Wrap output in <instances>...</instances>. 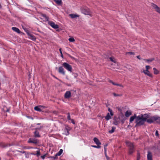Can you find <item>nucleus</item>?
Returning a JSON list of instances; mask_svg holds the SVG:
<instances>
[{"label": "nucleus", "mask_w": 160, "mask_h": 160, "mask_svg": "<svg viewBox=\"0 0 160 160\" xmlns=\"http://www.w3.org/2000/svg\"><path fill=\"white\" fill-rule=\"evenodd\" d=\"M147 118L146 117L143 118L142 114L137 116L136 114H134L133 116L130 118L129 122H132L135 119H136L135 123L136 124L135 127H140L144 124L145 121L146 120Z\"/></svg>", "instance_id": "f257e3e1"}, {"label": "nucleus", "mask_w": 160, "mask_h": 160, "mask_svg": "<svg viewBox=\"0 0 160 160\" xmlns=\"http://www.w3.org/2000/svg\"><path fill=\"white\" fill-rule=\"evenodd\" d=\"M143 117L145 118L146 117H147L146 120L145 121V122H147L149 123H151L154 122H156V123H157V118L158 116H154L151 117L150 118L148 119V118H149V115L147 114H143Z\"/></svg>", "instance_id": "f03ea898"}, {"label": "nucleus", "mask_w": 160, "mask_h": 160, "mask_svg": "<svg viewBox=\"0 0 160 160\" xmlns=\"http://www.w3.org/2000/svg\"><path fill=\"white\" fill-rule=\"evenodd\" d=\"M81 12L85 15H91V12L90 10L86 7H81Z\"/></svg>", "instance_id": "7ed1b4c3"}, {"label": "nucleus", "mask_w": 160, "mask_h": 160, "mask_svg": "<svg viewBox=\"0 0 160 160\" xmlns=\"http://www.w3.org/2000/svg\"><path fill=\"white\" fill-rule=\"evenodd\" d=\"M62 65L68 71L70 72H72V67L71 65L67 62L63 63Z\"/></svg>", "instance_id": "20e7f679"}, {"label": "nucleus", "mask_w": 160, "mask_h": 160, "mask_svg": "<svg viewBox=\"0 0 160 160\" xmlns=\"http://www.w3.org/2000/svg\"><path fill=\"white\" fill-rule=\"evenodd\" d=\"M128 146L129 147L128 154L132 155L135 151V149L133 144L131 142H128Z\"/></svg>", "instance_id": "39448f33"}, {"label": "nucleus", "mask_w": 160, "mask_h": 160, "mask_svg": "<svg viewBox=\"0 0 160 160\" xmlns=\"http://www.w3.org/2000/svg\"><path fill=\"white\" fill-rule=\"evenodd\" d=\"M26 32L29 38L33 41H35L36 39V37L28 30L26 31Z\"/></svg>", "instance_id": "423d86ee"}, {"label": "nucleus", "mask_w": 160, "mask_h": 160, "mask_svg": "<svg viewBox=\"0 0 160 160\" xmlns=\"http://www.w3.org/2000/svg\"><path fill=\"white\" fill-rule=\"evenodd\" d=\"M48 24L50 25L54 29H57L59 28V26L57 24H56L55 23L52 21H48Z\"/></svg>", "instance_id": "0eeeda50"}, {"label": "nucleus", "mask_w": 160, "mask_h": 160, "mask_svg": "<svg viewBox=\"0 0 160 160\" xmlns=\"http://www.w3.org/2000/svg\"><path fill=\"white\" fill-rule=\"evenodd\" d=\"M151 6L157 12L160 14V8L153 3H152Z\"/></svg>", "instance_id": "6e6552de"}, {"label": "nucleus", "mask_w": 160, "mask_h": 160, "mask_svg": "<svg viewBox=\"0 0 160 160\" xmlns=\"http://www.w3.org/2000/svg\"><path fill=\"white\" fill-rule=\"evenodd\" d=\"M58 72L63 75H65V71L62 66H60L58 68Z\"/></svg>", "instance_id": "1a4fd4ad"}, {"label": "nucleus", "mask_w": 160, "mask_h": 160, "mask_svg": "<svg viewBox=\"0 0 160 160\" xmlns=\"http://www.w3.org/2000/svg\"><path fill=\"white\" fill-rule=\"evenodd\" d=\"M28 142L29 143H33L35 144H37L38 142L37 140L33 139L31 138H30L29 139Z\"/></svg>", "instance_id": "9d476101"}, {"label": "nucleus", "mask_w": 160, "mask_h": 160, "mask_svg": "<svg viewBox=\"0 0 160 160\" xmlns=\"http://www.w3.org/2000/svg\"><path fill=\"white\" fill-rule=\"evenodd\" d=\"M147 157V160H152V153L149 151L148 152Z\"/></svg>", "instance_id": "9b49d317"}, {"label": "nucleus", "mask_w": 160, "mask_h": 160, "mask_svg": "<svg viewBox=\"0 0 160 160\" xmlns=\"http://www.w3.org/2000/svg\"><path fill=\"white\" fill-rule=\"evenodd\" d=\"M71 97V93L70 91H67L65 94L64 97L66 98H69Z\"/></svg>", "instance_id": "f8f14e48"}, {"label": "nucleus", "mask_w": 160, "mask_h": 160, "mask_svg": "<svg viewBox=\"0 0 160 160\" xmlns=\"http://www.w3.org/2000/svg\"><path fill=\"white\" fill-rule=\"evenodd\" d=\"M93 141L97 145H100L101 144V142L99 141V139L97 138H94L93 139Z\"/></svg>", "instance_id": "ddd939ff"}, {"label": "nucleus", "mask_w": 160, "mask_h": 160, "mask_svg": "<svg viewBox=\"0 0 160 160\" xmlns=\"http://www.w3.org/2000/svg\"><path fill=\"white\" fill-rule=\"evenodd\" d=\"M143 72L145 74L147 75V76H149L150 77H152V74L150 73V72L148 70V71H146L145 70H144L143 71Z\"/></svg>", "instance_id": "4468645a"}, {"label": "nucleus", "mask_w": 160, "mask_h": 160, "mask_svg": "<svg viewBox=\"0 0 160 160\" xmlns=\"http://www.w3.org/2000/svg\"><path fill=\"white\" fill-rule=\"evenodd\" d=\"M41 15L45 19L46 21H48H48H49V18L47 16L46 14L41 13Z\"/></svg>", "instance_id": "2eb2a0df"}, {"label": "nucleus", "mask_w": 160, "mask_h": 160, "mask_svg": "<svg viewBox=\"0 0 160 160\" xmlns=\"http://www.w3.org/2000/svg\"><path fill=\"white\" fill-rule=\"evenodd\" d=\"M12 29L13 31L16 32H17L18 33H21V32H20V30H19V29L18 28L16 27H13L12 28Z\"/></svg>", "instance_id": "dca6fc26"}, {"label": "nucleus", "mask_w": 160, "mask_h": 160, "mask_svg": "<svg viewBox=\"0 0 160 160\" xmlns=\"http://www.w3.org/2000/svg\"><path fill=\"white\" fill-rule=\"evenodd\" d=\"M34 136L35 137H40V135L39 134V133L38 130H35L34 132Z\"/></svg>", "instance_id": "f3484780"}, {"label": "nucleus", "mask_w": 160, "mask_h": 160, "mask_svg": "<svg viewBox=\"0 0 160 160\" xmlns=\"http://www.w3.org/2000/svg\"><path fill=\"white\" fill-rule=\"evenodd\" d=\"M132 114V112L130 111H127L125 113V116L126 117H129Z\"/></svg>", "instance_id": "a211bd4d"}, {"label": "nucleus", "mask_w": 160, "mask_h": 160, "mask_svg": "<svg viewBox=\"0 0 160 160\" xmlns=\"http://www.w3.org/2000/svg\"><path fill=\"white\" fill-rule=\"evenodd\" d=\"M70 16L72 18H75L79 17V16L77 14H69Z\"/></svg>", "instance_id": "6ab92c4d"}, {"label": "nucleus", "mask_w": 160, "mask_h": 160, "mask_svg": "<svg viewBox=\"0 0 160 160\" xmlns=\"http://www.w3.org/2000/svg\"><path fill=\"white\" fill-rule=\"evenodd\" d=\"M105 118L107 120H108L111 119V117L109 113H108L107 115L105 117Z\"/></svg>", "instance_id": "aec40b11"}, {"label": "nucleus", "mask_w": 160, "mask_h": 160, "mask_svg": "<svg viewBox=\"0 0 160 160\" xmlns=\"http://www.w3.org/2000/svg\"><path fill=\"white\" fill-rule=\"evenodd\" d=\"M54 1L58 5H61L62 4V0H54Z\"/></svg>", "instance_id": "412c9836"}, {"label": "nucleus", "mask_w": 160, "mask_h": 160, "mask_svg": "<svg viewBox=\"0 0 160 160\" xmlns=\"http://www.w3.org/2000/svg\"><path fill=\"white\" fill-rule=\"evenodd\" d=\"M115 129H116V127H113V126L112 127V129L110 130H109L108 131V132L110 133H113L114 132Z\"/></svg>", "instance_id": "4be33fe9"}, {"label": "nucleus", "mask_w": 160, "mask_h": 160, "mask_svg": "<svg viewBox=\"0 0 160 160\" xmlns=\"http://www.w3.org/2000/svg\"><path fill=\"white\" fill-rule=\"evenodd\" d=\"M154 58H151L149 59H144V60L148 62H151L154 60Z\"/></svg>", "instance_id": "5701e85b"}, {"label": "nucleus", "mask_w": 160, "mask_h": 160, "mask_svg": "<svg viewBox=\"0 0 160 160\" xmlns=\"http://www.w3.org/2000/svg\"><path fill=\"white\" fill-rule=\"evenodd\" d=\"M154 73L155 74L157 75L159 73V71L155 68H153Z\"/></svg>", "instance_id": "b1692460"}, {"label": "nucleus", "mask_w": 160, "mask_h": 160, "mask_svg": "<svg viewBox=\"0 0 160 160\" xmlns=\"http://www.w3.org/2000/svg\"><path fill=\"white\" fill-rule=\"evenodd\" d=\"M65 129L66 130H67V134H66V135H68L69 134V131H70V127H68V126H67V127H66V128H65Z\"/></svg>", "instance_id": "393cba45"}, {"label": "nucleus", "mask_w": 160, "mask_h": 160, "mask_svg": "<svg viewBox=\"0 0 160 160\" xmlns=\"http://www.w3.org/2000/svg\"><path fill=\"white\" fill-rule=\"evenodd\" d=\"M34 110L36 111L40 112L42 111L41 108L38 106H36L34 108Z\"/></svg>", "instance_id": "a878e982"}, {"label": "nucleus", "mask_w": 160, "mask_h": 160, "mask_svg": "<svg viewBox=\"0 0 160 160\" xmlns=\"http://www.w3.org/2000/svg\"><path fill=\"white\" fill-rule=\"evenodd\" d=\"M63 152V150L62 149H60V151L57 153V155H58V156H60Z\"/></svg>", "instance_id": "bb28decb"}, {"label": "nucleus", "mask_w": 160, "mask_h": 160, "mask_svg": "<svg viewBox=\"0 0 160 160\" xmlns=\"http://www.w3.org/2000/svg\"><path fill=\"white\" fill-rule=\"evenodd\" d=\"M120 122L118 120H115L113 122V123L116 125H118L119 123Z\"/></svg>", "instance_id": "cd10ccee"}, {"label": "nucleus", "mask_w": 160, "mask_h": 160, "mask_svg": "<svg viewBox=\"0 0 160 160\" xmlns=\"http://www.w3.org/2000/svg\"><path fill=\"white\" fill-rule=\"evenodd\" d=\"M158 146H153L152 148V149L155 151V152L156 153V150H157V148H158Z\"/></svg>", "instance_id": "c85d7f7f"}, {"label": "nucleus", "mask_w": 160, "mask_h": 160, "mask_svg": "<svg viewBox=\"0 0 160 160\" xmlns=\"http://www.w3.org/2000/svg\"><path fill=\"white\" fill-rule=\"evenodd\" d=\"M140 159V155L139 152L137 153V160H139Z\"/></svg>", "instance_id": "c756f323"}, {"label": "nucleus", "mask_w": 160, "mask_h": 160, "mask_svg": "<svg viewBox=\"0 0 160 160\" xmlns=\"http://www.w3.org/2000/svg\"><path fill=\"white\" fill-rule=\"evenodd\" d=\"M126 54H129L130 55H134V54H135V53L134 52H126Z\"/></svg>", "instance_id": "7c9ffc66"}, {"label": "nucleus", "mask_w": 160, "mask_h": 160, "mask_svg": "<svg viewBox=\"0 0 160 160\" xmlns=\"http://www.w3.org/2000/svg\"><path fill=\"white\" fill-rule=\"evenodd\" d=\"M68 40L69 42H73L74 41H75V39H74V38H69V39Z\"/></svg>", "instance_id": "2f4dec72"}, {"label": "nucleus", "mask_w": 160, "mask_h": 160, "mask_svg": "<svg viewBox=\"0 0 160 160\" xmlns=\"http://www.w3.org/2000/svg\"><path fill=\"white\" fill-rule=\"evenodd\" d=\"M35 155H37V157H38L40 155V151H37V153L35 154Z\"/></svg>", "instance_id": "473e14b6"}, {"label": "nucleus", "mask_w": 160, "mask_h": 160, "mask_svg": "<svg viewBox=\"0 0 160 160\" xmlns=\"http://www.w3.org/2000/svg\"><path fill=\"white\" fill-rule=\"evenodd\" d=\"M109 82L112 83L113 85H116L117 86V83H115L114 82H113L112 80H110Z\"/></svg>", "instance_id": "72a5a7b5"}, {"label": "nucleus", "mask_w": 160, "mask_h": 160, "mask_svg": "<svg viewBox=\"0 0 160 160\" xmlns=\"http://www.w3.org/2000/svg\"><path fill=\"white\" fill-rule=\"evenodd\" d=\"M146 69L145 70L146 71H148V69H150L151 67L147 65L146 66Z\"/></svg>", "instance_id": "f704fd0d"}, {"label": "nucleus", "mask_w": 160, "mask_h": 160, "mask_svg": "<svg viewBox=\"0 0 160 160\" xmlns=\"http://www.w3.org/2000/svg\"><path fill=\"white\" fill-rule=\"evenodd\" d=\"M123 119H126V118L124 117V115L122 113V114L121 115V120Z\"/></svg>", "instance_id": "c9c22d12"}, {"label": "nucleus", "mask_w": 160, "mask_h": 160, "mask_svg": "<svg viewBox=\"0 0 160 160\" xmlns=\"http://www.w3.org/2000/svg\"><path fill=\"white\" fill-rule=\"evenodd\" d=\"M91 147L96 148H100L101 147L100 145H97V146L95 145H91Z\"/></svg>", "instance_id": "e433bc0d"}, {"label": "nucleus", "mask_w": 160, "mask_h": 160, "mask_svg": "<svg viewBox=\"0 0 160 160\" xmlns=\"http://www.w3.org/2000/svg\"><path fill=\"white\" fill-rule=\"evenodd\" d=\"M113 95L115 96V97H117V96H122V94H116V93H113Z\"/></svg>", "instance_id": "4c0bfd02"}, {"label": "nucleus", "mask_w": 160, "mask_h": 160, "mask_svg": "<svg viewBox=\"0 0 160 160\" xmlns=\"http://www.w3.org/2000/svg\"><path fill=\"white\" fill-rule=\"evenodd\" d=\"M67 115H68L67 119L69 120H71V118H70V113H68L67 114Z\"/></svg>", "instance_id": "58836bf2"}, {"label": "nucleus", "mask_w": 160, "mask_h": 160, "mask_svg": "<svg viewBox=\"0 0 160 160\" xmlns=\"http://www.w3.org/2000/svg\"><path fill=\"white\" fill-rule=\"evenodd\" d=\"M157 119V123L160 124V117L158 116Z\"/></svg>", "instance_id": "ea45409f"}, {"label": "nucleus", "mask_w": 160, "mask_h": 160, "mask_svg": "<svg viewBox=\"0 0 160 160\" xmlns=\"http://www.w3.org/2000/svg\"><path fill=\"white\" fill-rule=\"evenodd\" d=\"M8 146H10V144L8 145V144H4L2 145V147L3 148H6V147H8Z\"/></svg>", "instance_id": "a19ab883"}, {"label": "nucleus", "mask_w": 160, "mask_h": 160, "mask_svg": "<svg viewBox=\"0 0 160 160\" xmlns=\"http://www.w3.org/2000/svg\"><path fill=\"white\" fill-rule=\"evenodd\" d=\"M42 127H43L42 126H40L39 128H35V130H38H38H40L42 128Z\"/></svg>", "instance_id": "79ce46f5"}, {"label": "nucleus", "mask_w": 160, "mask_h": 160, "mask_svg": "<svg viewBox=\"0 0 160 160\" xmlns=\"http://www.w3.org/2000/svg\"><path fill=\"white\" fill-rule=\"evenodd\" d=\"M46 154H44L43 155L41 156V157L42 159H44L46 157Z\"/></svg>", "instance_id": "37998d69"}, {"label": "nucleus", "mask_w": 160, "mask_h": 160, "mask_svg": "<svg viewBox=\"0 0 160 160\" xmlns=\"http://www.w3.org/2000/svg\"><path fill=\"white\" fill-rule=\"evenodd\" d=\"M155 135L157 136H159V133L158 132V130H156V131L155 132Z\"/></svg>", "instance_id": "c03bdc74"}, {"label": "nucleus", "mask_w": 160, "mask_h": 160, "mask_svg": "<svg viewBox=\"0 0 160 160\" xmlns=\"http://www.w3.org/2000/svg\"><path fill=\"white\" fill-rule=\"evenodd\" d=\"M58 156V155H57V154L56 153L55 156H52V157H53V158H54V159H57L58 158V157H57Z\"/></svg>", "instance_id": "a18cd8bd"}, {"label": "nucleus", "mask_w": 160, "mask_h": 160, "mask_svg": "<svg viewBox=\"0 0 160 160\" xmlns=\"http://www.w3.org/2000/svg\"><path fill=\"white\" fill-rule=\"evenodd\" d=\"M105 156L106 158L108 160H109L110 159L107 156V153H105Z\"/></svg>", "instance_id": "49530a36"}, {"label": "nucleus", "mask_w": 160, "mask_h": 160, "mask_svg": "<svg viewBox=\"0 0 160 160\" xmlns=\"http://www.w3.org/2000/svg\"><path fill=\"white\" fill-rule=\"evenodd\" d=\"M126 120V119H122V120H120V121H121L122 124H123L124 123V122Z\"/></svg>", "instance_id": "de8ad7c7"}, {"label": "nucleus", "mask_w": 160, "mask_h": 160, "mask_svg": "<svg viewBox=\"0 0 160 160\" xmlns=\"http://www.w3.org/2000/svg\"><path fill=\"white\" fill-rule=\"evenodd\" d=\"M18 152H21V153H25V154L26 155V152H25V151H23V152H22V151H18ZM26 157L28 158V157H27V155H26Z\"/></svg>", "instance_id": "09e8293b"}, {"label": "nucleus", "mask_w": 160, "mask_h": 160, "mask_svg": "<svg viewBox=\"0 0 160 160\" xmlns=\"http://www.w3.org/2000/svg\"><path fill=\"white\" fill-rule=\"evenodd\" d=\"M121 118V115H120L117 118V120L119 121H120Z\"/></svg>", "instance_id": "8fccbe9b"}, {"label": "nucleus", "mask_w": 160, "mask_h": 160, "mask_svg": "<svg viewBox=\"0 0 160 160\" xmlns=\"http://www.w3.org/2000/svg\"><path fill=\"white\" fill-rule=\"evenodd\" d=\"M159 153H160V147H158V148H157V150Z\"/></svg>", "instance_id": "3c124183"}, {"label": "nucleus", "mask_w": 160, "mask_h": 160, "mask_svg": "<svg viewBox=\"0 0 160 160\" xmlns=\"http://www.w3.org/2000/svg\"><path fill=\"white\" fill-rule=\"evenodd\" d=\"M117 86H120V87H122V88H123V85H122V84H118V83H117Z\"/></svg>", "instance_id": "603ef678"}, {"label": "nucleus", "mask_w": 160, "mask_h": 160, "mask_svg": "<svg viewBox=\"0 0 160 160\" xmlns=\"http://www.w3.org/2000/svg\"><path fill=\"white\" fill-rule=\"evenodd\" d=\"M71 121L72 122L73 124H75V121H74V120L71 119Z\"/></svg>", "instance_id": "864d4df0"}, {"label": "nucleus", "mask_w": 160, "mask_h": 160, "mask_svg": "<svg viewBox=\"0 0 160 160\" xmlns=\"http://www.w3.org/2000/svg\"><path fill=\"white\" fill-rule=\"evenodd\" d=\"M50 158H51L50 160H55V159L52 156L50 157Z\"/></svg>", "instance_id": "5fc2aeb1"}, {"label": "nucleus", "mask_w": 160, "mask_h": 160, "mask_svg": "<svg viewBox=\"0 0 160 160\" xmlns=\"http://www.w3.org/2000/svg\"><path fill=\"white\" fill-rule=\"evenodd\" d=\"M114 120H117V116H114Z\"/></svg>", "instance_id": "6e6d98bb"}, {"label": "nucleus", "mask_w": 160, "mask_h": 160, "mask_svg": "<svg viewBox=\"0 0 160 160\" xmlns=\"http://www.w3.org/2000/svg\"><path fill=\"white\" fill-rule=\"evenodd\" d=\"M110 112V115L111 116H112L113 115V113L112 112V111L111 112Z\"/></svg>", "instance_id": "4d7b16f0"}, {"label": "nucleus", "mask_w": 160, "mask_h": 160, "mask_svg": "<svg viewBox=\"0 0 160 160\" xmlns=\"http://www.w3.org/2000/svg\"><path fill=\"white\" fill-rule=\"evenodd\" d=\"M108 110L109 112H111L112 111V110H111L110 108H108Z\"/></svg>", "instance_id": "13d9d810"}, {"label": "nucleus", "mask_w": 160, "mask_h": 160, "mask_svg": "<svg viewBox=\"0 0 160 160\" xmlns=\"http://www.w3.org/2000/svg\"><path fill=\"white\" fill-rule=\"evenodd\" d=\"M137 58L139 60L141 59V58L140 57V56L139 55L137 56Z\"/></svg>", "instance_id": "bf43d9fd"}, {"label": "nucleus", "mask_w": 160, "mask_h": 160, "mask_svg": "<svg viewBox=\"0 0 160 160\" xmlns=\"http://www.w3.org/2000/svg\"><path fill=\"white\" fill-rule=\"evenodd\" d=\"M104 153H106L107 151V148H104Z\"/></svg>", "instance_id": "052dcab7"}, {"label": "nucleus", "mask_w": 160, "mask_h": 160, "mask_svg": "<svg viewBox=\"0 0 160 160\" xmlns=\"http://www.w3.org/2000/svg\"><path fill=\"white\" fill-rule=\"evenodd\" d=\"M110 60L112 62H114L113 60V58H110Z\"/></svg>", "instance_id": "680f3d73"}, {"label": "nucleus", "mask_w": 160, "mask_h": 160, "mask_svg": "<svg viewBox=\"0 0 160 160\" xmlns=\"http://www.w3.org/2000/svg\"><path fill=\"white\" fill-rule=\"evenodd\" d=\"M60 52V54L62 53V49L61 48H60L59 49Z\"/></svg>", "instance_id": "e2e57ef3"}, {"label": "nucleus", "mask_w": 160, "mask_h": 160, "mask_svg": "<svg viewBox=\"0 0 160 160\" xmlns=\"http://www.w3.org/2000/svg\"><path fill=\"white\" fill-rule=\"evenodd\" d=\"M118 111H122V109H121L120 108H118Z\"/></svg>", "instance_id": "0e129e2a"}, {"label": "nucleus", "mask_w": 160, "mask_h": 160, "mask_svg": "<svg viewBox=\"0 0 160 160\" xmlns=\"http://www.w3.org/2000/svg\"><path fill=\"white\" fill-rule=\"evenodd\" d=\"M61 56L62 58H63V56L62 53L61 54Z\"/></svg>", "instance_id": "69168bd1"}, {"label": "nucleus", "mask_w": 160, "mask_h": 160, "mask_svg": "<svg viewBox=\"0 0 160 160\" xmlns=\"http://www.w3.org/2000/svg\"><path fill=\"white\" fill-rule=\"evenodd\" d=\"M68 56L69 57H70V58H72V56H71L70 55H69V54H68Z\"/></svg>", "instance_id": "338daca9"}, {"label": "nucleus", "mask_w": 160, "mask_h": 160, "mask_svg": "<svg viewBox=\"0 0 160 160\" xmlns=\"http://www.w3.org/2000/svg\"><path fill=\"white\" fill-rule=\"evenodd\" d=\"M108 146V144H106L104 145V148H106V147Z\"/></svg>", "instance_id": "774afa93"}]
</instances>
